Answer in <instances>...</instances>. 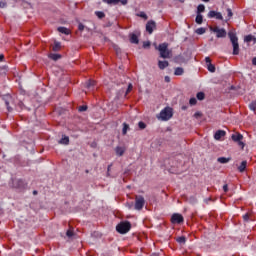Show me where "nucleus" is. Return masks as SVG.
Listing matches in <instances>:
<instances>
[{
	"instance_id": "nucleus-1",
	"label": "nucleus",
	"mask_w": 256,
	"mask_h": 256,
	"mask_svg": "<svg viewBox=\"0 0 256 256\" xmlns=\"http://www.w3.org/2000/svg\"><path fill=\"white\" fill-rule=\"evenodd\" d=\"M155 49L159 51L161 59H170L171 58V51H169V44L162 43L158 46H155Z\"/></svg>"
},
{
	"instance_id": "nucleus-2",
	"label": "nucleus",
	"mask_w": 256,
	"mask_h": 256,
	"mask_svg": "<svg viewBox=\"0 0 256 256\" xmlns=\"http://www.w3.org/2000/svg\"><path fill=\"white\" fill-rule=\"evenodd\" d=\"M228 37L233 47L232 55H239V38L237 37V34L235 32H229Z\"/></svg>"
},
{
	"instance_id": "nucleus-3",
	"label": "nucleus",
	"mask_w": 256,
	"mask_h": 256,
	"mask_svg": "<svg viewBox=\"0 0 256 256\" xmlns=\"http://www.w3.org/2000/svg\"><path fill=\"white\" fill-rule=\"evenodd\" d=\"M116 231L120 233V235H125L131 231V222L125 221L121 222L116 226Z\"/></svg>"
},
{
	"instance_id": "nucleus-4",
	"label": "nucleus",
	"mask_w": 256,
	"mask_h": 256,
	"mask_svg": "<svg viewBox=\"0 0 256 256\" xmlns=\"http://www.w3.org/2000/svg\"><path fill=\"white\" fill-rule=\"evenodd\" d=\"M159 115V118L162 119V121H169V119L173 117V110L171 108H164Z\"/></svg>"
},
{
	"instance_id": "nucleus-5",
	"label": "nucleus",
	"mask_w": 256,
	"mask_h": 256,
	"mask_svg": "<svg viewBox=\"0 0 256 256\" xmlns=\"http://www.w3.org/2000/svg\"><path fill=\"white\" fill-rule=\"evenodd\" d=\"M232 141L234 143H238V146L241 147V149H245V143L243 142V134L241 133H235L231 135Z\"/></svg>"
},
{
	"instance_id": "nucleus-6",
	"label": "nucleus",
	"mask_w": 256,
	"mask_h": 256,
	"mask_svg": "<svg viewBox=\"0 0 256 256\" xmlns=\"http://www.w3.org/2000/svg\"><path fill=\"white\" fill-rule=\"evenodd\" d=\"M211 31H213V33H216V37L218 39H223L225 37H227V31L224 28H219V27H212L210 28Z\"/></svg>"
},
{
	"instance_id": "nucleus-7",
	"label": "nucleus",
	"mask_w": 256,
	"mask_h": 256,
	"mask_svg": "<svg viewBox=\"0 0 256 256\" xmlns=\"http://www.w3.org/2000/svg\"><path fill=\"white\" fill-rule=\"evenodd\" d=\"M143 207H145V198L143 196H136V199H135L136 211H141Z\"/></svg>"
},
{
	"instance_id": "nucleus-8",
	"label": "nucleus",
	"mask_w": 256,
	"mask_h": 256,
	"mask_svg": "<svg viewBox=\"0 0 256 256\" xmlns=\"http://www.w3.org/2000/svg\"><path fill=\"white\" fill-rule=\"evenodd\" d=\"M155 29H157V23L154 20H150L146 23V31L149 35H153Z\"/></svg>"
},
{
	"instance_id": "nucleus-9",
	"label": "nucleus",
	"mask_w": 256,
	"mask_h": 256,
	"mask_svg": "<svg viewBox=\"0 0 256 256\" xmlns=\"http://www.w3.org/2000/svg\"><path fill=\"white\" fill-rule=\"evenodd\" d=\"M185 219L183 218V215L179 213H174L171 217V223L181 225Z\"/></svg>"
},
{
	"instance_id": "nucleus-10",
	"label": "nucleus",
	"mask_w": 256,
	"mask_h": 256,
	"mask_svg": "<svg viewBox=\"0 0 256 256\" xmlns=\"http://www.w3.org/2000/svg\"><path fill=\"white\" fill-rule=\"evenodd\" d=\"M13 187L15 189H26L27 184L23 179H15L13 180Z\"/></svg>"
},
{
	"instance_id": "nucleus-11",
	"label": "nucleus",
	"mask_w": 256,
	"mask_h": 256,
	"mask_svg": "<svg viewBox=\"0 0 256 256\" xmlns=\"http://www.w3.org/2000/svg\"><path fill=\"white\" fill-rule=\"evenodd\" d=\"M209 19H217L218 21H223V14L221 12H217L215 10H211L208 13Z\"/></svg>"
},
{
	"instance_id": "nucleus-12",
	"label": "nucleus",
	"mask_w": 256,
	"mask_h": 256,
	"mask_svg": "<svg viewBox=\"0 0 256 256\" xmlns=\"http://www.w3.org/2000/svg\"><path fill=\"white\" fill-rule=\"evenodd\" d=\"M97 85V83L94 80H87L84 83V87L88 90V91H95V86Z\"/></svg>"
},
{
	"instance_id": "nucleus-13",
	"label": "nucleus",
	"mask_w": 256,
	"mask_h": 256,
	"mask_svg": "<svg viewBox=\"0 0 256 256\" xmlns=\"http://www.w3.org/2000/svg\"><path fill=\"white\" fill-rule=\"evenodd\" d=\"M225 135H227V132H225L224 130H218L214 134V139H216V141H219L222 137H225Z\"/></svg>"
},
{
	"instance_id": "nucleus-14",
	"label": "nucleus",
	"mask_w": 256,
	"mask_h": 256,
	"mask_svg": "<svg viewBox=\"0 0 256 256\" xmlns=\"http://www.w3.org/2000/svg\"><path fill=\"white\" fill-rule=\"evenodd\" d=\"M169 65V61L165 60V61H158V67L159 69H161L163 71V69H167V66Z\"/></svg>"
},
{
	"instance_id": "nucleus-15",
	"label": "nucleus",
	"mask_w": 256,
	"mask_h": 256,
	"mask_svg": "<svg viewBox=\"0 0 256 256\" xmlns=\"http://www.w3.org/2000/svg\"><path fill=\"white\" fill-rule=\"evenodd\" d=\"M48 57L52 59V61H59L63 56H61V54L50 53Z\"/></svg>"
},
{
	"instance_id": "nucleus-16",
	"label": "nucleus",
	"mask_w": 256,
	"mask_h": 256,
	"mask_svg": "<svg viewBox=\"0 0 256 256\" xmlns=\"http://www.w3.org/2000/svg\"><path fill=\"white\" fill-rule=\"evenodd\" d=\"M116 155H118V157H123V155L125 154V148L117 146L116 149Z\"/></svg>"
},
{
	"instance_id": "nucleus-17",
	"label": "nucleus",
	"mask_w": 256,
	"mask_h": 256,
	"mask_svg": "<svg viewBox=\"0 0 256 256\" xmlns=\"http://www.w3.org/2000/svg\"><path fill=\"white\" fill-rule=\"evenodd\" d=\"M75 235V230L73 228H70L66 231V236L68 239H74Z\"/></svg>"
},
{
	"instance_id": "nucleus-18",
	"label": "nucleus",
	"mask_w": 256,
	"mask_h": 256,
	"mask_svg": "<svg viewBox=\"0 0 256 256\" xmlns=\"http://www.w3.org/2000/svg\"><path fill=\"white\" fill-rule=\"evenodd\" d=\"M130 43H133L134 45L139 44V37H137V34H131Z\"/></svg>"
},
{
	"instance_id": "nucleus-19",
	"label": "nucleus",
	"mask_w": 256,
	"mask_h": 256,
	"mask_svg": "<svg viewBox=\"0 0 256 256\" xmlns=\"http://www.w3.org/2000/svg\"><path fill=\"white\" fill-rule=\"evenodd\" d=\"M245 169H247V161H242L240 166L238 167V171L240 173H244L245 172Z\"/></svg>"
},
{
	"instance_id": "nucleus-20",
	"label": "nucleus",
	"mask_w": 256,
	"mask_h": 256,
	"mask_svg": "<svg viewBox=\"0 0 256 256\" xmlns=\"http://www.w3.org/2000/svg\"><path fill=\"white\" fill-rule=\"evenodd\" d=\"M52 51L57 52L61 51V42H54V45L52 46Z\"/></svg>"
},
{
	"instance_id": "nucleus-21",
	"label": "nucleus",
	"mask_w": 256,
	"mask_h": 256,
	"mask_svg": "<svg viewBox=\"0 0 256 256\" xmlns=\"http://www.w3.org/2000/svg\"><path fill=\"white\" fill-rule=\"evenodd\" d=\"M176 241L180 245H185V243H187V238L185 236H180L176 238Z\"/></svg>"
},
{
	"instance_id": "nucleus-22",
	"label": "nucleus",
	"mask_w": 256,
	"mask_h": 256,
	"mask_svg": "<svg viewBox=\"0 0 256 256\" xmlns=\"http://www.w3.org/2000/svg\"><path fill=\"white\" fill-rule=\"evenodd\" d=\"M183 73H185V70L183 68H181V67L175 68L174 75L181 76V75H183Z\"/></svg>"
},
{
	"instance_id": "nucleus-23",
	"label": "nucleus",
	"mask_w": 256,
	"mask_h": 256,
	"mask_svg": "<svg viewBox=\"0 0 256 256\" xmlns=\"http://www.w3.org/2000/svg\"><path fill=\"white\" fill-rule=\"evenodd\" d=\"M217 161L218 163H222L223 165H225V163H229V161H231V158L219 157Z\"/></svg>"
},
{
	"instance_id": "nucleus-24",
	"label": "nucleus",
	"mask_w": 256,
	"mask_h": 256,
	"mask_svg": "<svg viewBox=\"0 0 256 256\" xmlns=\"http://www.w3.org/2000/svg\"><path fill=\"white\" fill-rule=\"evenodd\" d=\"M201 13H205V5H203V4H200L197 7V14L201 15Z\"/></svg>"
},
{
	"instance_id": "nucleus-25",
	"label": "nucleus",
	"mask_w": 256,
	"mask_h": 256,
	"mask_svg": "<svg viewBox=\"0 0 256 256\" xmlns=\"http://www.w3.org/2000/svg\"><path fill=\"white\" fill-rule=\"evenodd\" d=\"M195 22H196L198 25H201V24L203 23V15L197 14V15H196Z\"/></svg>"
},
{
	"instance_id": "nucleus-26",
	"label": "nucleus",
	"mask_w": 256,
	"mask_h": 256,
	"mask_svg": "<svg viewBox=\"0 0 256 256\" xmlns=\"http://www.w3.org/2000/svg\"><path fill=\"white\" fill-rule=\"evenodd\" d=\"M121 0H103L104 3H107V5H117Z\"/></svg>"
},
{
	"instance_id": "nucleus-27",
	"label": "nucleus",
	"mask_w": 256,
	"mask_h": 256,
	"mask_svg": "<svg viewBox=\"0 0 256 256\" xmlns=\"http://www.w3.org/2000/svg\"><path fill=\"white\" fill-rule=\"evenodd\" d=\"M95 15L98 17V19H104L105 12H103V11H96Z\"/></svg>"
},
{
	"instance_id": "nucleus-28",
	"label": "nucleus",
	"mask_w": 256,
	"mask_h": 256,
	"mask_svg": "<svg viewBox=\"0 0 256 256\" xmlns=\"http://www.w3.org/2000/svg\"><path fill=\"white\" fill-rule=\"evenodd\" d=\"M198 101H203L205 99V93L204 92H198L196 95Z\"/></svg>"
},
{
	"instance_id": "nucleus-29",
	"label": "nucleus",
	"mask_w": 256,
	"mask_h": 256,
	"mask_svg": "<svg viewBox=\"0 0 256 256\" xmlns=\"http://www.w3.org/2000/svg\"><path fill=\"white\" fill-rule=\"evenodd\" d=\"M227 15L228 18L226 19V21H229V19H231L233 17V10H231V8H227Z\"/></svg>"
},
{
	"instance_id": "nucleus-30",
	"label": "nucleus",
	"mask_w": 256,
	"mask_h": 256,
	"mask_svg": "<svg viewBox=\"0 0 256 256\" xmlns=\"http://www.w3.org/2000/svg\"><path fill=\"white\" fill-rule=\"evenodd\" d=\"M245 43H251L253 41V35L249 34L244 38Z\"/></svg>"
},
{
	"instance_id": "nucleus-31",
	"label": "nucleus",
	"mask_w": 256,
	"mask_h": 256,
	"mask_svg": "<svg viewBox=\"0 0 256 256\" xmlns=\"http://www.w3.org/2000/svg\"><path fill=\"white\" fill-rule=\"evenodd\" d=\"M250 111H256V100L249 104Z\"/></svg>"
},
{
	"instance_id": "nucleus-32",
	"label": "nucleus",
	"mask_w": 256,
	"mask_h": 256,
	"mask_svg": "<svg viewBox=\"0 0 256 256\" xmlns=\"http://www.w3.org/2000/svg\"><path fill=\"white\" fill-rule=\"evenodd\" d=\"M129 130V126L127 123L123 124V129H122V133L123 135H127V131Z\"/></svg>"
},
{
	"instance_id": "nucleus-33",
	"label": "nucleus",
	"mask_w": 256,
	"mask_h": 256,
	"mask_svg": "<svg viewBox=\"0 0 256 256\" xmlns=\"http://www.w3.org/2000/svg\"><path fill=\"white\" fill-rule=\"evenodd\" d=\"M205 31L206 29L203 27L196 29L197 35H204Z\"/></svg>"
},
{
	"instance_id": "nucleus-34",
	"label": "nucleus",
	"mask_w": 256,
	"mask_h": 256,
	"mask_svg": "<svg viewBox=\"0 0 256 256\" xmlns=\"http://www.w3.org/2000/svg\"><path fill=\"white\" fill-rule=\"evenodd\" d=\"M207 69H208V71H210V73H215V65L208 64Z\"/></svg>"
},
{
	"instance_id": "nucleus-35",
	"label": "nucleus",
	"mask_w": 256,
	"mask_h": 256,
	"mask_svg": "<svg viewBox=\"0 0 256 256\" xmlns=\"http://www.w3.org/2000/svg\"><path fill=\"white\" fill-rule=\"evenodd\" d=\"M87 109H88L87 105H82V106H79L78 111L80 113H83L84 111H87Z\"/></svg>"
},
{
	"instance_id": "nucleus-36",
	"label": "nucleus",
	"mask_w": 256,
	"mask_h": 256,
	"mask_svg": "<svg viewBox=\"0 0 256 256\" xmlns=\"http://www.w3.org/2000/svg\"><path fill=\"white\" fill-rule=\"evenodd\" d=\"M138 127H139V129H146L147 128V124H145V122H143V121H140L138 123Z\"/></svg>"
},
{
	"instance_id": "nucleus-37",
	"label": "nucleus",
	"mask_w": 256,
	"mask_h": 256,
	"mask_svg": "<svg viewBox=\"0 0 256 256\" xmlns=\"http://www.w3.org/2000/svg\"><path fill=\"white\" fill-rule=\"evenodd\" d=\"M138 17H141L142 19H145L147 20L148 19V16L145 12H140L139 14H137Z\"/></svg>"
},
{
	"instance_id": "nucleus-38",
	"label": "nucleus",
	"mask_w": 256,
	"mask_h": 256,
	"mask_svg": "<svg viewBox=\"0 0 256 256\" xmlns=\"http://www.w3.org/2000/svg\"><path fill=\"white\" fill-rule=\"evenodd\" d=\"M148 47H151V42L150 41L143 42V48L148 49Z\"/></svg>"
},
{
	"instance_id": "nucleus-39",
	"label": "nucleus",
	"mask_w": 256,
	"mask_h": 256,
	"mask_svg": "<svg viewBox=\"0 0 256 256\" xmlns=\"http://www.w3.org/2000/svg\"><path fill=\"white\" fill-rule=\"evenodd\" d=\"M189 104L190 105H197V98H190Z\"/></svg>"
},
{
	"instance_id": "nucleus-40",
	"label": "nucleus",
	"mask_w": 256,
	"mask_h": 256,
	"mask_svg": "<svg viewBox=\"0 0 256 256\" xmlns=\"http://www.w3.org/2000/svg\"><path fill=\"white\" fill-rule=\"evenodd\" d=\"M131 91H133V84L128 85V88L126 90V95H128V93H131Z\"/></svg>"
},
{
	"instance_id": "nucleus-41",
	"label": "nucleus",
	"mask_w": 256,
	"mask_h": 256,
	"mask_svg": "<svg viewBox=\"0 0 256 256\" xmlns=\"http://www.w3.org/2000/svg\"><path fill=\"white\" fill-rule=\"evenodd\" d=\"M7 7V3L0 1V9Z\"/></svg>"
},
{
	"instance_id": "nucleus-42",
	"label": "nucleus",
	"mask_w": 256,
	"mask_h": 256,
	"mask_svg": "<svg viewBox=\"0 0 256 256\" xmlns=\"http://www.w3.org/2000/svg\"><path fill=\"white\" fill-rule=\"evenodd\" d=\"M78 29H79V31H83L84 29H85V25H83V24H79L78 25Z\"/></svg>"
},
{
	"instance_id": "nucleus-43",
	"label": "nucleus",
	"mask_w": 256,
	"mask_h": 256,
	"mask_svg": "<svg viewBox=\"0 0 256 256\" xmlns=\"http://www.w3.org/2000/svg\"><path fill=\"white\" fill-rule=\"evenodd\" d=\"M223 191L224 193H227V191H229V186L227 184L223 186Z\"/></svg>"
},
{
	"instance_id": "nucleus-44",
	"label": "nucleus",
	"mask_w": 256,
	"mask_h": 256,
	"mask_svg": "<svg viewBox=\"0 0 256 256\" xmlns=\"http://www.w3.org/2000/svg\"><path fill=\"white\" fill-rule=\"evenodd\" d=\"M164 81L166 83H171V78L169 76H165Z\"/></svg>"
},
{
	"instance_id": "nucleus-45",
	"label": "nucleus",
	"mask_w": 256,
	"mask_h": 256,
	"mask_svg": "<svg viewBox=\"0 0 256 256\" xmlns=\"http://www.w3.org/2000/svg\"><path fill=\"white\" fill-rule=\"evenodd\" d=\"M59 143H61V145H65V136H62Z\"/></svg>"
},
{
	"instance_id": "nucleus-46",
	"label": "nucleus",
	"mask_w": 256,
	"mask_h": 256,
	"mask_svg": "<svg viewBox=\"0 0 256 256\" xmlns=\"http://www.w3.org/2000/svg\"><path fill=\"white\" fill-rule=\"evenodd\" d=\"M119 3H121L122 5H127V3H129V0H120Z\"/></svg>"
},
{
	"instance_id": "nucleus-47",
	"label": "nucleus",
	"mask_w": 256,
	"mask_h": 256,
	"mask_svg": "<svg viewBox=\"0 0 256 256\" xmlns=\"http://www.w3.org/2000/svg\"><path fill=\"white\" fill-rule=\"evenodd\" d=\"M205 61H206V64H207V65H211V58L206 57V58H205Z\"/></svg>"
},
{
	"instance_id": "nucleus-48",
	"label": "nucleus",
	"mask_w": 256,
	"mask_h": 256,
	"mask_svg": "<svg viewBox=\"0 0 256 256\" xmlns=\"http://www.w3.org/2000/svg\"><path fill=\"white\" fill-rule=\"evenodd\" d=\"M58 31L59 33H65V27H59Z\"/></svg>"
},
{
	"instance_id": "nucleus-49",
	"label": "nucleus",
	"mask_w": 256,
	"mask_h": 256,
	"mask_svg": "<svg viewBox=\"0 0 256 256\" xmlns=\"http://www.w3.org/2000/svg\"><path fill=\"white\" fill-rule=\"evenodd\" d=\"M243 219H244V221H249V214H245V215L243 216Z\"/></svg>"
},
{
	"instance_id": "nucleus-50",
	"label": "nucleus",
	"mask_w": 256,
	"mask_h": 256,
	"mask_svg": "<svg viewBox=\"0 0 256 256\" xmlns=\"http://www.w3.org/2000/svg\"><path fill=\"white\" fill-rule=\"evenodd\" d=\"M3 61H5V55L0 54V62H3Z\"/></svg>"
},
{
	"instance_id": "nucleus-51",
	"label": "nucleus",
	"mask_w": 256,
	"mask_h": 256,
	"mask_svg": "<svg viewBox=\"0 0 256 256\" xmlns=\"http://www.w3.org/2000/svg\"><path fill=\"white\" fill-rule=\"evenodd\" d=\"M65 145H69V136H65Z\"/></svg>"
},
{
	"instance_id": "nucleus-52",
	"label": "nucleus",
	"mask_w": 256,
	"mask_h": 256,
	"mask_svg": "<svg viewBox=\"0 0 256 256\" xmlns=\"http://www.w3.org/2000/svg\"><path fill=\"white\" fill-rule=\"evenodd\" d=\"M70 33H71V30L65 28V35H70Z\"/></svg>"
},
{
	"instance_id": "nucleus-53",
	"label": "nucleus",
	"mask_w": 256,
	"mask_h": 256,
	"mask_svg": "<svg viewBox=\"0 0 256 256\" xmlns=\"http://www.w3.org/2000/svg\"><path fill=\"white\" fill-rule=\"evenodd\" d=\"M252 65H255V66H256V57H254V58L252 59Z\"/></svg>"
},
{
	"instance_id": "nucleus-54",
	"label": "nucleus",
	"mask_w": 256,
	"mask_h": 256,
	"mask_svg": "<svg viewBox=\"0 0 256 256\" xmlns=\"http://www.w3.org/2000/svg\"><path fill=\"white\" fill-rule=\"evenodd\" d=\"M194 116H195V117H201V113L196 112V113L194 114Z\"/></svg>"
},
{
	"instance_id": "nucleus-55",
	"label": "nucleus",
	"mask_w": 256,
	"mask_h": 256,
	"mask_svg": "<svg viewBox=\"0 0 256 256\" xmlns=\"http://www.w3.org/2000/svg\"><path fill=\"white\" fill-rule=\"evenodd\" d=\"M252 41H253V44L255 45V43H256V37L255 36H253Z\"/></svg>"
},
{
	"instance_id": "nucleus-56",
	"label": "nucleus",
	"mask_w": 256,
	"mask_h": 256,
	"mask_svg": "<svg viewBox=\"0 0 256 256\" xmlns=\"http://www.w3.org/2000/svg\"><path fill=\"white\" fill-rule=\"evenodd\" d=\"M204 3H209L211 0H202Z\"/></svg>"
},
{
	"instance_id": "nucleus-57",
	"label": "nucleus",
	"mask_w": 256,
	"mask_h": 256,
	"mask_svg": "<svg viewBox=\"0 0 256 256\" xmlns=\"http://www.w3.org/2000/svg\"><path fill=\"white\" fill-rule=\"evenodd\" d=\"M33 195H37V190H34V191H33Z\"/></svg>"
},
{
	"instance_id": "nucleus-58",
	"label": "nucleus",
	"mask_w": 256,
	"mask_h": 256,
	"mask_svg": "<svg viewBox=\"0 0 256 256\" xmlns=\"http://www.w3.org/2000/svg\"><path fill=\"white\" fill-rule=\"evenodd\" d=\"M182 109L185 111V109H187V107L183 106Z\"/></svg>"
},
{
	"instance_id": "nucleus-59",
	"label": "nucleus",
	"mask_w": 256,
	"mask_h": 256,
	"mask_svg": "<svg viewBox=\"0 0 256 256\" xmlns=\"http://www.w3.org/2000/svg\"><path fill=\"white\" fill-rule=\"evenodd\" d=\"M7 107H9V102H6Z\"/></svg>"
},
{
	"instance_id": "nucleus-60",
	"label": "nucleus",
	"mask_w": 256,
	"mask_h": 256,
	"mask_svg": "<svg viewBox=\"0 0 256 256\" xmlns=\"http://www.w3.org/2000/svg\"><path fill=\"white\" fill-rule=\"evenodd\" d=\"M111 170V166H108V171Z\"/></svg>"
},
{
	"instance_id": "nucleus-61",
	"label": "nucleus",
	"mask_w": 256,
	"mask_h": 256,
	"mask_svg": "<svg viewBox=\"0 0 256 256\" xmlns=\"http://www.w3.org/2000/svg\"><path fill=\"white\" fill-rule=\"evenodd\" d=\"M8 111H11V108H10V107H8Z\"/></svg>"
}]
</instances>
